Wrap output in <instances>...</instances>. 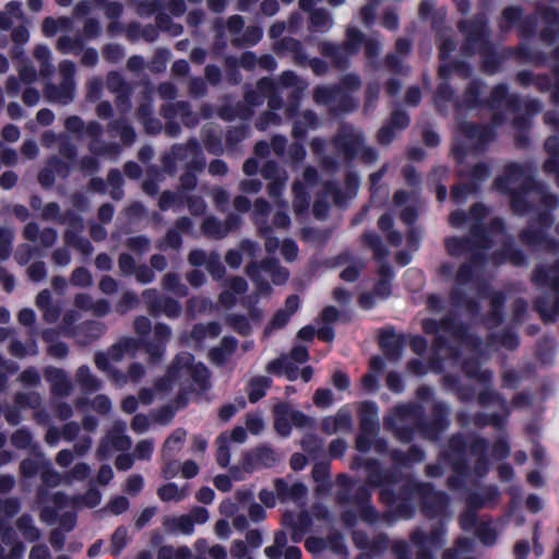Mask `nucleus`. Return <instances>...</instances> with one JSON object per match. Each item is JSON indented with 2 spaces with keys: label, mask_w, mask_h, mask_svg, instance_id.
Masks as SVG:
<instances>
[{
  "label": "nucleus",
  "mask_w": 559,
  "mask_h": 559,
  "mask_svg": "<svg viewBox=\"0 0 559 559\" xmlns=\"http://www.w3.org/2000/svg\"><path fill=\"white\" fill-rule=\"evenodd\" d=\"M440 59L439 76L443 80L437 88L435 102L439 110H445L449 103L457 114L452 152L459 164H463L469 155H477L486 150L495 139V129L504 122V115L515 114L513 127L525 130L531 119L538 114L543 104L536 98L522 99L518 95H510L508 85L498 84L491 91L487 100L480 99L481 80L473 79L462 97L454 98V91L449 85L453 74L462 79L472 75V68L464 61L445 62V59L455 49V43L444 33H439Z\"/></svg>",
  "instance_id": "nucleus-1"
},
{
  "label": "nucleus",
  "mask_w": 559,
  "mask_h": 559,
  "mask_svg": "<svg viewBox=\"0 0 559 559\" xmlns=\"http://www.w3.org/2000/svg\"><path fill=\"white\" fill-rule=\"evenodd\" d=\"M488 215V209L483 204L472 206L468 214L464 211H455L450 215V224L460 228L466 223L471 225V237H449L445 239V249L451 257H467L468 261L463 263L456 272L454 286L451 290V311L465 312L475 318L480 312V306L465 294V287L474 286L473 277L480 265L484 264L485 250L492 243L503 242V248L493 253V261L497 264L510 262L520 266L525 264L526 257L522 250L514 248L513 239L506 236L504 223L500 218H493L488 228L484 221Z\"/></svg>",
  "instance_id": "nucleus-2"
},
{
  "label": "nucleus",
  "mask_w": 559,
  "mask_h": 559,
  "mask_svg": "<svg viewBox=\"0 0 559 559\" xmlns=\"http://www.w3.org/2000/svg\"><path fill=\"white\" fill-rule=\"evenodd\" d=\"M368 484L374 487H381L380 499L389 508V511L382 515L371 503V491L368 487L361 486L354 499L362 521L369 524L383 522L388 525L393 524L397 519H412L415 514L413 499H420L421 511L429 519L445 518L450 521L453 512L449 509L450 497L447 492L436 490L430 483L417 480H407L403 485L397 496L393 486L399 481L397 474L390 471H383L377 460H367L365 462Z\"/></svg>",
  "instance_id": "nucleus-3"
},
{
  "label": "nucleus",
  "mask_w": 559,
  "mask_h": 559,
  "mask_svg": "<svg viewBox=\"0 0 559 559\" xmlns=\"http://www.w3.org/2000/svg\"><path fill=\"white\" fill-rule=\"evenodd\" d=\"M535 168L530 164L511 163L506 166L503 175L496 178L495 188L511 198V206L515 214L524 215L535 210L539 227L532 223L521 234V240L534 250L559 254V242L548 238L545 230L552 224L550 212L558 207L559 199L548 188L535 180Z\"/></svg>",
  "instance_id": "nucleus-4"
},
{
  "label": "nucleus",
  "mask_w": 559,
  "mask_h": 559,
  "mask_svg": "<svg viewBox=\"0 0 559 559\" xmlns=\"http://www.w3.org/2000/svg\"><path fill=\"white\" fill-rule=\"evenodd\" d=\"M455 338L460 342L464 349V353H469L472 359L463 361L462 368L464 373L485 386L490 385L492 381V372L489 369H481L479 365L480 358H487L496 345H500L507 349L513 350L519 344L520 340L516 333L513 331H503L500 335L492 334L486 345L483 344L481 340L471 333L469 328L456 323L454 332ZM478 402L481 406L488 407L497 404L503 411V415L499 414H476L473 418V423L476 427L483 428L487 425H492L496 428H501L504 424L507 416L510 411L506 400L501 399L499 394L489 388H485L479 393Z\"/></svg>",
  "instance_id": "nucleus-5"
},
{
  "label": "nucleus",
  "mask_w": 559,
  "mask_h": 559,
  "mask_svg": "<svg viewBox=\"0 0 559 559\" xmlns=\"http://www.w3.org/2000/svg\"><path fill=\"white\" fill-rule=\"evenodd\" d=\"M488 440L473 435L468 439L456 433L449 440L448 450L444 451L438 463L426 466L428 477H440L443 475V462H448L454 475L449 477L448 487L457 490L469 477L481 478L489 472Z\"/></svg>",
  "instance_id": "nucleus-6"
},
{
  "label": "nucleus",
  "mask_w": 559,
  "mask_h": 559,
  "mask_svg": "<svg viewBox=\"0 0 559 559\" xmlns=\"http://www.w3.org/2000/svg\"><path fill=\"white\" fill-rule=\"evenodd\" d=\"M425 414V407L418 403L399 404L383 417V427L404 443L411 442L416 432L428 440L437 441L450 426V407L444 402H436L431 423L426 420Z\"/></svg>",
  "instance_id": "nucleus-7"
},
{
  "label": "nucleus",
  "mask_w": 559,
  "mask_h": 559,
  "mask_svg": "<svg viewBox=\"0 0 559 559\" xmlns=\"http://www.w3.org/2000/svg\"><path fill=\"white\" fill-rule=\"evenodd\" d=\"M522 10L519 7H508L502 12V19L506 25L502 28L512 26L519 22V29L522 36V41L518 49V58L523 63L542 64L545 62V55L531 47L527 41L531 39L537 29L540 21L543 28L540 31L542 41L549 46L559 38V13L557 10L539 4L536 13L524 19H521Z\"/></svg>",
  "instance_id": "nucleus-8"
},
{
  "label": "nucleus",
  "mask_w": 559,
  "mask_h": 559,
  "mask_svg": "<svg viewBox=\"0 0 559 559\" xmlns=\"http://www.w3.org/2000/svg\"><path fill=\"white\" fill-rule=\"evenodd\" d=\"M247 275L255 284L257 293L245 297L241 306L249 311V317L242 314H228L226 322L237 333L246 336L252 331V324H258L263 320V311L257 307L259 294L267 295L271 293V280L274 284H284L289 276L288 271L280 265L276 259H265L261 263L252 262L247 265Z\"/></svg>",
  "instance_id": "nucleus-9"
},
{
  "label": "nucleus",
  "mask_w": 559,
  "mask_h": 559,
  "mask_svg": "<svg viewBox=\"0 0 559 559\" xmlns=\"http://www.w3.org/2000/svg\"><path fill=\"white\" fill-rule=\"evenodd\" d=\"M66 130L78 135L80 139L86 136L90 139L88 150L93 155L106 157L116 160L123 151V146H131L136 140L134 128L124 118H118L107 124V131L112 138L118 136L120 143L107 142L103 139V126L91 120L85 122L79 116H69L64 120Z\"/></svg>",
  "instance_id": "nucleus-10"
},
{
  "label": "nucleus",
  "mask_w": 559,
  "mask_h": 559,
  "mask_svg": "<svg viewBox=\"0 0 559 559\" xmlns=\"http://www.w3.org/2000/svg\"><path fill=\"white\" fill-rule=\"evenodd\" d=\"M456 312L450 311L442 320L425 319L421 326L426 334H436V340L432 345L436 359H431L428 364L419 359H413L407 364V369L415 376H424L429 371L441 372L445 366L443 361L450 360L456 362L464 354L457 338L454 336L456 329L455 316Z\"/></svg>",
  "instance_id": "nucleus-11"
},
{
  "label": "nucleus",
  "mask_w": 559,
  "mask_h": 559,
  "mask_svg": "<svg viewBox=\"0 0 559 559\" xmlns=\"http://www.w3.org/2000/svg\"><path fill=\"white\" fill-rule=\"evenodd\" d=\"M210 371L205 365L194 364V357L187 352L179 353L167 374L156 382L157 394L166 395L178 386V404H186V395L190 392H203L210 385Z\"/></svg>",
  "instance_id": "nucleus-12"
},
{
  "label": "nucleus",
  "mask_w": 559,
  "mask_h": 559,
  "mask_svg": "<svg viewBox=\"0 0 559 559\" xmlns=\"http://www.w3.org/2000/svg\"><path fill=\"white\" fill-rule=\"evenodd\" d=\"M459 28L465 35V44L462 47L463 55L479 53L483 59L484 72L496 73L506 56L501 57L490 43L486 16L479 14L472 21H462L459 23Z\"/></svg>",
  "instance_id": "nucleus-13"
},
{
  "label": "nucleus",
  "mask_w": 559,
  "mask_h": 559,
  "mask_svg": "<svg viewBox=\"0 0 559 559\" xmlns=\"http://www.w3.org/2000/svg\"><path fill=\"white\" fill-rule=\"evenodd\" d=\"M359 433L356 439V449L366 453L371 448L379 453L388 452V441L378 437L380 431L379 407L374 402L366 401L359 407Z\"/></svg>",
  "instance_id": "nucleus-14"
},
{
  "label": "nucleus",
  "mask_w": 559,
  "mask_h": 559,
  "mask_svg": "<svg viewBox=\"0 0 559 559\" xmlns=\"http://www.w3.org/2000/svg\"><path fill=\"white\" fill-rule=\"evenodd\" d=\"M333 145L346 163L360 158L366 164H372L378 159V152L365 145L362 132L348 123L341 124L333 138Z\"/></svg>",
  "instance_id": "nucleus-15"
},
{
  "label": "nucleus",
  "mask_w": 559,
  "mask_h": 559,
  "mask_svg": "<svg viewBox=\"0 0 559 559\" xmlns=\"http://www.w3.org/2000/svg\"><path fill=\"white\" fill-rule=\"evenodd\" d=\"M532 281L538 287H548L557 295L556 301L551 305H548L544 297H539L535 301V309L540 314L543 321H555L559 317V259L550 267L538 264L533 272Z\"/></svg>",
  "instance_id": "nucleus-16"
},
{
  "label": "nucleus",
  "mask_w": 559,
  "mask_h": 559,
  "mask_svg": "<svg viewBox=\"0 0 559 559\" xmlns=\"http://www.w3.org/2000/svg\"><path fill=\"white\" fill-rule=\"evenodd\" d=\"M178 162H186V168L188 169H203L205 167V157L198 139L191 138L183 144L176 143L168 152H165L162 156L163 170L169 175H175Z\"/></svg>",
  "instance_id": "nucleus-17"
},
{
  "label": "nucleus",
  "mask_w": 559,
  "mask_h": 559,
  "mask_svg": "<svg viewBox=\"0 0 559 559\" xmlns=\"http://www.w3.org/2000/svg\"><path fill=\"white\" fill-rule=\"evenodd\" d=\"M362 41L364 34L355 26H349L343 45L323 40L319 44V51L323 57L331 59L335 68L343 70L348 67L349 58L359 52Z\"/></svg>",
  "instance_id": "nucleus-18"
},
{
  "label": "nucleus",
  "mask_w": 559,
  "mask_h": 559,
  "mask_svg": "<svg viewBox=\"0 0 559 559\" xmlns=\"http://www.w3.org/2000/svg\"><path fill=\"white\" fill-rule=\"evenodd\" d=\"M102 501V493L100 491L95 488L91 487L84 495H79L73 498H69L63 492H55L51 497L52 507L46 506L40 511V520L51 525L57 521L58 512L61 510H64L67 508L76 509L81 507H87V508H95L97 507Z\"/></svg>",
  "instance_id": "nucleus-19"
},
{
  "label": "nucleus",
  "mask_w": 559,
  "mask_h": 559,
  "mask_svg": "<svg viewBox=\"0 0 559 559\" xmlns=\"http://www.w3.org/2000/svg\"><path fill=\"white\" fill-rule=\"evenodd\" d=\"M160 116L165 119L164 131L169 138H177L181 133V126L177 121L180 118L187 128H195L199 122V116L192 110V106L187 100L168 102L162 105Z\"/></svg>",
  "instance_id": "nucleus-20"
},
{
  "label": "nucleus",
  "mask_w": 559,
  "mask_h": 559,
  "mask_svg": "<svg viewBox=\"0 0 559 559\" xmlns=\"http://www.w3.org/2000/svg\"><path fill=\"white\" fill-rule=\"evenodd\" d=\"M58 70L62 80L60 84L47 82L45 96L51 103L69 105L74 100L76 94V82L74 79L76 68L73 61L62 60L58 64Z\"/></svg>",
  "instance_id": "nucleus-21"
},
{
  "label": "nucleus",
  "mask_w": 559,
  "mask_h": 559,
  "mask_svg": "<svg viewBox=\"0 0 559 559\" xmlns=\"http://www.w3.org/2000/svg\"><path fill=\"white\" fill-rule=\"evenodd\" d=\"M364 241L372 249L374 258L380 262V280L374 285V294L378 297L386 298L391 295V281L394 277L392 266L385 261L389 252L376 233H366Z\"/></svg>",
  "instance_id": "nucleus-22"
},
{
  "label": "nucleus",
  "mask_w": 559,
  "mask_h": 559,
  "mask_svg": "<svg viewBox=\"0 0 559 559\" xmlns=\"http://www.w3.org/2000/svg\"><path fill=\"white\" fill-rule=\"evenodd\" d=\"M313 102L317 105L329 106L330 112L334 115L348 114L358 108L359 102L353 95L340 94L335 85H318L313 88Z\"/></svg>",
  "instance_id": "nucleus-23"
},
{
  "label": "nucleus",
  "mask_w": 559,
  "mask_h": 559,
  "mask_svg": "<svg viewBox=\"0 0 559 559\" xmlns=\"http://www.w3.org/2000/svg\"><path fill=\"white\" fill-rule=\"evenodd\" d=\"M447 534L444 523H439L428 534L421 528L413 531L409 539L417 549V559H433V552L445 545Z\"/></svg>",
  "instance_id": "nucleus-24"
},
{
  "label": "nucleus",
  "mask_w": 559,
  "mask_h": 559,
  "mask_svg": "<svg viewBox=\"0 0 559 559\" xmlns=\"http://www.w3.org/2000/svg\"><path fill=\"white\" fill-rule=\"evenodd\" d=\"M209 519L207 509L194 507L187 514L164 516L163 527L169 534L190 536L194 533L195 524H204Z\"/></svg>",
  "instance_id": "nucleus-25"
},
{
  "label": "nucleus",
  "mask_w": 559,
  "mask_h": 559,
  "mask_svg": "<svg viewBox=\"0 0 559 559\" xmlns=\"http://www.w3.org/2000/svg\"><path fill=\"white\" fill-rule=\"evenodd\" d=\"M554 58L558 62L552 67L554 82L548 75L534 76L528 70L520 71L516 81L523 86L534 84L540 92L551 90V102L554 105H559V46L554 50Z\"/></svg>",
  "instance_id": "nucleus-26"
},
{
  "label": "nucleus",
  "mask_w": 559,
  "mask_h": 559,
  "mask_svg": "<svg viewBox=\"0 0 559 559\" xmlns=\"http://www.w3.org/2000/svg\"><path fill=\"white\" fill-rule=\"evenodd\" d=\"M127 425L124 421H116L112 429L107 433L99 444L96 456L99 460L108 459L115 451H126L131 448V439L126 435Z\"/></svg>",
  "instance_id": "nucleus-27"
},
{
  "label": "nucleus",
  "mask_w": 559,
  "mask_h": 559,
  "mask_svg": "<svg viewBox=\"0 0 559 559\" xmlns=\"http://www.w3.org/2000/svg\"><path fill=\"white\" fill-rule=\"evenodd\" d=\"M545 123L555 128L556 134L549 136L545 142V150L549 154V158L544 163V171L546 174H557V185L559 187V116L555 111H547L545 115ZM559 234V225L557 226Z\"/></svg>",
  "instance_id": "nucleus-28"
},
{
  "label": "nucleus",
  "mask_w": 559,
  "mask_h": 559,
  "mask_svg": "<svg viewBox=\"0 0 559 559\" xmlns=\"http://www.w3.org/2000/svg\"><path fill=\"white\" fill-rule=\"evenodd\" d=\"M277 81L282 87L293 88L290 103L286 108V116L288 118H294L298 112L300 99L305 91L308 88L309 83L292 70L283 71Z\"/></svg>",
  "instance_id": "nucleus-29"
},
{
  "label": "nucleus",
  "mask_w": 559,
  "mask_h": 559,
  "mask_svg": "<svg viewBox=\"0 0 559 559\" xmlns=\"http://www.w3.org/2000/svg\"><path fill=\"white\" fill-rule=\"evenodd\" d=\"M40 478L43 481V486H40L37 490V502L43 504V509L46 506L52 507L51 497L48 495V487H57L61 484H66V475L59 473L53 468L51 462L49 460L44 461V466L40 472Z\"/></svg>",
  "instance_id": "nucleus-30"
},
{
  "label": "nucleus",
  "mask_w": 559,
  "mask_h": 559,
  "mask_svg": "<svg viewBox=\"0 0 559 559\" xmlns=\"http://www.w3.org/2000/svg\"><path fill=\"white\" fill-rule=\"evenodd\" d=\"M280 460L278 454L267 445H261L247 452L242 460V469L251 473L257 469L272 467Z\"/></svg>",
  "instance_id": "nucleus-31"
},
{
  "label": "nucleus",
  "mask_w": 559,
  "mask_h": 559,
  "mask_svg": "<svg viewBox=\"0 0 559 559\" xmlns=\"http://www.w3.org/2000/svg\"><path fill=\"white\" fill-rule=\"evenodd\" d=\"M261 174L266 180H270L267 186L269 195L273 199H278V202L288 181L287 171L281 168L276 162L271 160L262 167Z\"/></svg>",
  "instance_id": "nucleus-32"
},
{
  "label": "nucleus",
  "mask_w": 559,
  "mask_h": 559,
  "mask_svg": "<svg viewBox=\"0 0 559 559\" xmlns=\"http://www.w3.org/2000/svg\"><path fill=\"white\" fill-rule=\"evenodd\" d=\"M359 186V176L356 173H348L344 192L333 181L325 182L324 191L326 194L333 195V201L337 206H345L349 200L357 195Z\"/></svg>",
  "instance_id": "nucleus-33"
},
{
  "label": "nucleus",
  "mask_w": 559,
  "mask_h": 559,
  "mask_svg": "<svg viewBox=\"0 0 559 559\" xmlns=\"http://www.w3.org/2000/svg\"><path fill=\"white\" fill-rule=\"evenodd\" d=\"M44 376L53 397H67L72 393L73 383L66 370L48 366L44 370Z\"/></svg>",
  "instance_id": "nucleus-34"
},
{
  "label": "nucleus",
  "mask_w": 559,
  "mask_h": 559,
  "mask_svg": "<svg viewBox=\"0 0 559 559\" xmlns=\"http://www.w3.org/2000/svg\"><path fill=\"white\" fill-rule=\"evenodd\" d=\"M479 299H489L490 310L486 316V324L489 329L499 325L503 321V306L506 296L501 292H491L487 287H478Z\"/></svg>",
  "instance_id": "nucleus-35"
},
{
  "label": "nucleus",
  "mask_w": 559,
  "mask_h": 559,
  "mask_svg": "<svg viewBox=\"0 0 559 559\" xmlns=\"http://www.w3.org/2000/svg\"><path fill=\"white\" fill-rule=\"evenodd\" d=\"M274 488L277 498L282 502L292 501L295 503H304L307 496V487L299 481L277 478L274 481Z\"/></svg>",
  "instance_id": "nucleus-36"
},
{
  "label": "nucleus",
  "mask_w": 559,
  "mask_h": 559,
  "mask_svg": "<svg viewBox=\"0 0 559 559\" xmlns=\"http://www.w3.org/2000/svg\"><path fill=\"white\" fill-rule=\"evenodd\" d=\"M23 237L33 243H39L41 248H51L58 239V233L52 227L39 228L37 223H27L23 229Z\"/></svg>",
  "instance_id": "nucleus-37"
},
{
  "label": "nucleus",
  "mask_w": 559,
  "mask_h": 559,
  "mask_svg": "<svg viewBox=\"0 0 559 559\" xmlns=\"http://www.w3.org/2000/svg\"><path fill=\"white\" fill-rule=\"evenodd\" d=\"M416 194L409 193L405 190H397L393 195V204L395 207H402L401 219L405 225H413L418 216V211L415 206Z\"/></svg>",
  "instance_id": "nucleus-38"
},
{
  "label": "nucleus",
  "mask_w": 559,
  "mask_h": 559,
  "mask_svg": "<svg viewBox=\"0 0 559 559\" xmlns=\"http://www.w3.org/2000/svg\"><path fill=\"white\" fill-rule=\"evenodd\" d=\"M379 344L388 359L399 360L403 355L406 341L403 334L386 330L381 333Z\"/></svg>",
  "instance_id": "nucleus-39"
},
{
  "label": "nucleus",
  "mask_w": 559,
  "mask_h": 559,
  "mask_svg": "<svg viewBox=\"0 0 559 559\" xmlns=\"http://www.w3.org/2000/svg\"><path fill=\"white\" fill-rule=\"evenodd\" d=\"M353 429V416L347 407H342L334 416L322 420V430L328 435L349 432Z\"/></svg>",
  "instance_id": "nucleus-40"
},
{
  "label": "nucleus",
  "mask_w": 559,
  "mask_h": 559,
  "mask_svg": "<svg viewBox=\"0 0 559 559\" xmlns=\"http://www.w3.org/2000/svg\"><path fill=\"white\" fill-rule=\"evenodd\" d=\"M107 331L104 322L88 320L76 326V332H72L73 337L82 345H87L102 337Z\"/></svg>",
  "instance_id": "nucleus-41"
},
{
  "label": "nucleus",
  "mask_w": 559,
  "mask_h": 559,
  "mask_svg": "<svg viewBox=\"0 0 559 559\" xmlns=\"http://www.w3.org/2000/svg\"><path fill=\"white\" fill-rule=\"evenodd\" d=\"M310 148L324 170L336 171L340 168V160L337 156L326 153L325 140L318 136L313 138L310 142Z\"/></svg>",
  "instance_id": "nucleus-42"
},
{
  "label": "nucleus",
  "mask_w": 559,
  "mask_h": 559,
  "mask_svg": "<svg viewBox=\"0 0 559 559\" xmlns=\"http://www.w3.org/2000/svg\"><path fill=\"white\" fill-rule=\"evenodd\" d=\"M284 523L292 527V539L298 543L311 527V518L307 511L294 515L290 512L284 514Z\"/></svg>",
  "instance_id": "nucleus-43"
},
{
  "label": "nucleus",
  "mask_w": 559,
  "mask_h": 559,
  "mask_svg": "<svg viewBox=\"0 0 559 559\" xmlns=\"http://www.w3.org/2000/svg\"><path fill=\"white\" fill-rule=\"evenodd\" d=\"M395 48L396 53H391L385 59L386 67L396 74H407L409 72V67L403 63L401 56L409 53L412 48L411 41L405 38H399L396 40Z\"/></svg>",
  "instance_id": "nucleus-44"
},
{
  "label": "nucleus",
  "mask_w": 559,
  "mask_h": 559,
  "mask_svg": "<svg viewBox=\"0 0 559 559\" xmlns=\"http://www.w3.org/2000/svg\"><path fill=\"white\" fill-rule=\"evenodd\" d=\"M389 454L396 467H408L413 464L420 463L425 460L426 454L423 449L412 445L407 452L394 449L385 453Z\"/></svg>",
  "instance_id": "nucleus-45"
},
{
  "label": "nucleus",
  "mask_w": 559,
  "mask_h": 559,
  "mask_svg": "<svg viewBox=\"0 0 559 559\" xmlns=\"http://www.w3.org/2000/svg\"><path fill=\"white\" fill-rule=\"evenodd\" d=\"M320 124L319 116L313 110L307 109L295 120L293 136L296 140H302L309 131L317 130Z\"/></svg>",
  "instance_id": "nucleus-46"
},
{
  "label": "nucleus",
  "mask_w": 559,
  "mask_h": 559,
  "mask_svg": "<svg viewBox=\"0 0 559 559\" xmlns=\"http://www.w3.org/2000/svg\"><path fill=\"white\" fill-rule=\"evenodd\" d=\"M75 381L83 394L88 395L99 391L103 386L102 380L92 372L87 365H82L75 372Z\"/></svg>",
  "instance_id": "nucleus-47"
},
{
  "label": "nucleus",
  "mask_w": 559,
  "mask_h": 559,
  "mask_svg": "<svg viewBox=\"0 0 559 559\" xmlns=\"http://www.w3.org/2000/svg\"><path fill=\"white\" fill-rule=\"evenodd\" d=\"M141 346V341L134 337H121L109 349L112 361H121L126 356L134 357Z\"/></svg>",
  "instance_id": "nucleus-48"
},
{
  "label": "nucleus",
  "mask_w": 559,
  "mask_h": 559,
  "mask_svg": "<svg viewBox=\"0 0 559 559\" xmlns=\"http://www.w3.org/2000/svg\"><path fill=\"white\" fill-rule=\"evenodd\" d=\"M8 352L11 356L23 359L27 356L38 355V344L35 338V333H31L29 337L23 342L17 337H13L10 341Z\"/></svg>",
  "instance_id": "nucleus-49"
},
{
  "label": "nucleus",
  "mask_w": 559,
  "mask_h": 559,
  "mask_svg": "<svg viewBox=\"0 0 559 559\" xmlns=\"http://www.w3.org/2000/svg\"><path fill=\"white\" fill-rule=\"evenodd\" d=\"M258 88L261 93L266 95L269 109L277 111L283 108L284 98L278 92L276 82L273 79L269 76L261 78L258 81Z\"/></svg>",
  "instance_id": "nucleus-50"
},
{
  "label": "nucleus",
  "mask_w": 559,
  "mask_h": 559,
  "mask_svg": "<svg viewBox=\"0 0 559 559\" xmlns=\"http://www.w3.org/2000/svg\"><path fill=\"white\" fill-rule=\"evenodd\" d=\"M292 406L287 403H280L274 407V427L276 431L287 437L292 431Z\"/></svg>",
  "instance_id": "nucleus-51"
},
{
  "label": "nucleus",
  "mask_w": 559,
  "mask_h": 559,
  "mask_svg": "<svg viewBox=\"0 0 559 559\" xmlns=\"http://www.w3.org/2000/svg\"><path fill=\"white\" fill-rule=\"evenodd\" d=\"M238 341L234 336H225L222 338L219 346L210 350V358L214 364L223 365L235 353Z\"/></svg>",
  "instance_id": "nucleus-52"
},
{
  "label": "nucleus",
  "mask_w": 559,
  "mask_h": 559,
  "mask_svg": "<svg viewBox=\"0 0 559 559\" xmlns=\"http://www.w3.org/2000/svg\"><path fill=\"white\" fill-rule=\"evenodd\" d=\"M442 559H475L474 542L466 537L457 538L453 548L443 551Z\"/></svg>",
  "instance_id": "nucleus-53"
},
{
  "label": "nucleus",
  "mask_w": 559,
  "mask_h": 559,
  "mask_svg": "<svg viewBox=\"0 0 559 559\" xmlns=\"http://www.w3.org/2000/svg\"><path fill=\"white\" fill-rule=\"evenodd\" d=\"M190 493L189 486L179 487L176 483H167L157 489L158 498L164 502H180Z\"/></svg>",
  "instance_id": "nucleus-54"
},
{
  "label": "nucleus",
  "mask_w": 559,
  "mask_h": 559,
  "mask_svg": "<svg viewBox=\"0 0 559 559\" xmlns=\"http://www.w3.org/2000/svg\"><path fill=\"white\" fill-rule=\"evenodd\" d=\"M334 26L331 13L325 9H314L310 13V28L317 33H328Z\"/></svg>",
  "instance_id": "nucleus-55"
},
{
  "label": "nucleus",
  "mask_w": 559,
  "mask_h": 559,
  "mask_svg": "<svg viewBox=\"0 0 559 559\" xmlns=\"http://www.w3.org/2000/svg\"><path fill=\"white\" fill-rule=\"evenodd\" d=\"M15 526L25 540L33 543L40 538L41 533L35 525L32 515L24 513L15 521Z\"/></svg>",
  "instance_id": "nucleus-56"
},
{
  "label": "nucleus",
  "mask_w": 559,
  "mask_h": 559,
  "mask_svg": "<svg viewBox=\"0 0 559 559\" xmlns=\"http://www.w3.org/2000/svg\"><path fill=\"white\" fill-rule=\"evenodd\" d=\"M23 19L22 3L11 1L7 3L4 10L0 12V29H9L15 22Z\"/></svg>",
  "instance_id": "nucleus-57"
},
{
  "label": "nucleus",
  "mask_w": 559,
  "mask_h": 559,
  "mask_svg": "<svg viewBox=\"0 0 559 559\" xmlns=\"http://www.w3.org/2000/svg\"><path fill=\"white\" fill-rule=\"evenodd\" d=\"M34 57L39 63V73L43 78H49L55 72L52 53L48 46L38 45L34 50Z\"/></svg>",
  "instance_id": "nucleus-58"
},
{
  "label": "nucleus",
  "mask_w": 559,
  "mask_h": 559,
  "mask_svg": "<svg viewBox=\"0 0 559 559\" xmlns=\"http://www.w3.org/2000/svg\"><path fill=\"white\" fill-rule=\"evenodd\" d=\"M34 57L39 63V73L43 78H49L55 72L52 53L48 46L38 45L34 50Z\"/></svg>",
  "instance_id": "nucleus-59"
},
{
  "label": "nucleus",
  "mask_w": 559,
  "mask_h": 559,
  "mask_svg": "<svg viewBox=\"0 0 559 559\" xmlns=\"http://www.w3.org/2000/svg\"><path fill=\"white\" fill-rule=\"evenodd\" d=\"M499 496L498 487L495 485L486 486L479 489L478 492H472L466 498V504L469 507H483L493 501Z\"/></svg>",
  "instance_id": "nucleus-60"
},
{
  "label": "nucleus",
  "mask_w": 559,
  "mask_h": 559,
  "mask_svg": "<svg viewBox=\"0 0 559 559\" xmlns=\"http://www.w3.org/2000/svg\"><path fill=\"white\" fill-rule=\"evenodd\" d=\"M270 214V204L266 200L259 198L253 204L252 219L258 226L260 233L270 231L267 218Z\"/></svg>",
  "instance_id": "nucleus-61"
},
{
  "label": "nucleus",
  "mask_w": 559,
  "mask_h": 559,
  "mask_svg": "<svg viewBox=\"0 0 559 559\" xmlns=\"http://www.w3.org/2000/svg\"><path fill=\"white\" fill-rule=\"evenodd\" d=\"M272 380L265 376L253 377L247 386L249 401L251 403H255L261 400L269 388L271 386Z\"/></svg>",
  "instance_id": "nucleus-62"
},
{
  "label": "nucleus",
  "mask_w": 559,
  "mask_h": 559,
  "mask_svg": "<svg viewBox=\"0 0 559 559\" xmlns=\"http://www.w3.org/2000/svg\"><path fill=\"white\" fill-rule=\"evenodd\" d=\"M217 116L225 121H231L236 118L249 120L253 116V110L245 108L242 103H238L235 107L230 105L219 107L217 109Z\"/></svg>",
  "instance_id": "nucleus-63"
},
{
  "label": "nucleus",
  "mask_w": 559,
  "mask_h": 559,
  "mask_svg": "<svg viewBox=\"0 0 559 559\" xmlns=\"http://www.w3.org/2000/svg\"><path fill=\"white\" fill-rule=\"evenodd\" d=\"M56 48L63 55H80L84 48V38L82 36L62 35L58 38Z\"/></svg>",
  "instance_id": "nucleus-64"
}]
</instances>
